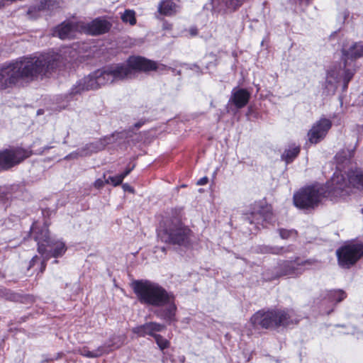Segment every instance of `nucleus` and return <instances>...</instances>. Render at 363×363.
Instances as JSON below:
<instances>
[{
	"instance_id": "42",
	"label": "nucleus",
	"mask_w": 363,
	"mask_h": 363,
	"mask_svg": "<svg viewBox=\"0 0 363 363\" xmlns=\"http://www.w3.org/2000/svg\"><path fill=\"white\" fill-rule=\"evenodd\" d=\"M84 155H86V154H83V153L80 154V156H84Z\"/></svg>"
},
{
	"instance_id": "12",
	"label": "nucleus",
	"mask_w": 363,
	"mask_h": 363,
	"mask_svg": "<svg viewBox=\"0 0 363 363\" xmlns=\"http://www.w3.org/2000/svg\"><path fill=\"white\" fill-rule=\"evenodd\" d=\"M311 262L308 260L304 262H300L299 260L296 261H283L279 264L277 269V273L274 278H277L284 275H293L301 274L302 271L299 269V267L305 264H310Z\"/></svg>"
},
{
	"instance_id": "26",
	"label": "nucleus",
	"mask_w": 363,
	"mask_h": 363,
	"mask_svg": "<svg viewBox=\"0 0 363 363\" xmlns=\"http://www.w3.org/2000/svg\"><path fill=\"white\" fill-rule=\"evenodd\" d=\"M328 298L331 302H340L345 298V294L342 290H333L327 294Z\"/></svg>"
},
{
	"instance_id": "30",
	"label": "nucleus",
	"mask_w": 363,
	"mask_h": 363,
	"mask_svg": "<svg viewBox=\"0 0 363 363\" xmlns=\"http://www.w3.org/2000/svg\"><path fill=\"white\" fill-rule=\"evenodd\" d=\"M154 338L155 340L157 345H158L161 350H163L169 347V341L163 337L162 335L156 334L154 336Z\"/></svg>"
},
{
	"instance_id": "20",
	"label": "nucleus",
	"mask_w": 363,
	"mask_h": 363,
	"mask_svg": "<svg viewBox=\"0 0 363 363\" xmlns=\"http://www.w3.org/2000/svg\"><path fill=\"white\" fill-rule=\"evenodd\" d=\"M252 216L257 220V224H259V219L265 223H270L273 219L272 208L269 206L261 207L257 213L253 212Z\"/></svg>"
},
{
	"instance_id": "10",
	"label": "nucleus",
	"mask_w": 363,
	"mask_h": 363,
	"mask_svg": "<svg viewBox=\"0 0 363 363\" xmlns=\"http://www.w3.org/2000/svg\"><path fill=\"white\" fill-rule=\"evenodd\" d=\"M332 127L331 120L325 117L315 121L308 132V141L317 144L323 140Z\"/></svg>"
},
{
	"instance_id": "3",
	"label": "nucleus",
	"mask_w": 363,
	"mask_h": 363,
	"mask_svg": "<svg viewBox=\"0 0 363 363\" xmlns=\"http://www.w3.org/2000/svg\"><path fill=\"white\" fill-rule=\"evenodd\" d=\"M134 291L140 303L160 308L155 312L157 317L169 323L176 321L177 307L172 293L150 281H135Z\"/></svg>"
},
{
	"instance_id": "5",
	"label": "nucleus",
	"mask_w": 363,
	"mask_h": 363,
	"mask_svg": "<svg viewBox=\"0 0 363 363\" xmlns=\"http://www.w3.org/2000/svg\"><path fill=\"white\" fill-rule=\"evenodd\" d=\"M158 235L166 243L186 247L191 242V231L178 218L167 219Z\"/></svg>"
},
{
	"instance_id": "9",
	"label": "nucleus",
	"mask_w": 363,
	"mask_h": 363,
	"mask_svg": "<svg viewBox=\"0 0 363 363\" xmlns=\"http://www.w3.org/2000/svg\"><path fill=\"white\" fill-rule=\"evenodd\" d=\"M336 255L341 267L350 268L363 256V245H345L337 250Z\"/></svg>"
},
{
	"instance_id": "16",
	"label": "nucleus",
	"mask_w": 363,
	"mask_h": 363,
	"mask_svg": "<svg viewBox=\"0 0 363 363\" xmlns=\"http://www.w3.org/2000/svg\"><path fill=\"white\" fill-rule=\"evenodd\" d=\"M110 24L105 20L96 19L87 25V32L92 35H99L107 32Z\"/></svg>"
},
{
	"instance_id": "1",
	"label": "nucleus",
	"mask_w": 363,
	"mask_h": 363,
	"mask_svg": "<svg viewBox=\"0 0 363 363\" xmlns=\"http://www.w3.org/2000/svg\"><path fill=\"white\" fill-rule=\"evenodd\" d=\"M167 67L143 57H130L126 65H113L98 69L79 80L70 90L71 95L81 94L84 91L96 89L108 84L132 77L135 70L148 72L163 71Z\"/></svg>"
},
{
	"instance_id": "36",
	"label": "nucleus",
	"mask_w": 363,
	"mask_h": 363,
	"mask_svg": "<svg viewBox=\"0 0 363 363\" xmlns=\"http://www.w3.org/2000/svg\"><path fill=\"white\" fill-rule=\"evenodd\" d=\"M133 169V167L130 168V169H126L124 172H123L122 174H120L121 177H122V179L123 180V179L127 176L128 175L130 172L132 171Z\"/></svg>"
},
{
	"instance_id": "34",
	"label": "nucleus",
	"mask_w": 363,
	"mask_h": 363,
	"mask_svg": "<svg viewBox=\"0 0 363 363\" xmlns=\"http://www.w3.org/2000/svg\"><path fill=\"white\" fill-rule=\"evenodd\" d=\"M284 249L283 247H269V252L273 254H281L282 253Z\"/></svg>"
},
{
	"instance_id": "6",
	"label": "nucleus",
	"mask_w": 363,
	"mask_h": 363,
	"mask_svg": "<svg viewBox=\"0 0 363 363\" xmlns=\"http://www.w3.org/2000/svg\"><path fill=\"white\" fill-rule=\"evenodd\" d=\"M350 185L359 189L363 187V170H351L347 174V180L340 172H335L331 179L329 194L342 197L350 194Z\"/></svg>"
},
{
	"instance_id": "37",
	"label": "nucleus",
	"mask_w": 363,
	"mask_h": 363,
	"mask_svg": "<svg viewBox=\"0 0 363 363\" xmlns=\"http://www.w3.org/2000/svg\"><path fill=\"white\" fill-rule=\"evenodd\" d=\"M123 189L125 191H130V192H133V188L129 184H123Z\"/></svg>"
},
{
	"instance_id": "23",
	"label": "nucleus",
	"mask_w": 363,
	"mask_h": 363,
	"mask_svg": "<svg viewBox=\"0 0 363 363\" xmlns=\"http://www.w3.org/2000/svg\"><path fill=\"white\" fill-rule=\"evenodd\" d=\"M159 11L164 16H172L177 11V6L172 0H165L161 2Z\"/></svg>"
},
{
	"instance_id": "33",
	"label": "nucleus",
	"mask_w": 363,
	"mask_h": 363,
	"mask_svg": "<svg viewBox=\"0 0 363 363\" xmlns=\"http://www.w3.org/2000/svg\"><path fill=\"white\" fill-rule=\"evenodd\" d=\"M106 175L104 174V179H98L94 182V186L97 189H100L104 186V184L106 183Z\"/></svg>"
},
{
	"instance_id": "17",
	"label": "nucleus",
	"mask_w": 363,
	"mask_h": 363,
	"mask_svg": "<svg viewBox=\"0 0 363 363\" xmlns=\"http://www.w3.org/2000/svg\"><path fill=\"white\" fill-rule=\"evenodd\" d=\"M59 4V0H39V3L37 6H33L29 8L28 13H34L37 11H51L57 8Z\"/></svg>"
},
{
	"instance_id": "32",
	"label": "nucleus",
	"mask_w": 363,
	"mask_h": 363,
	"mask_svg": "<svg viewBox=\"0 0 363 363\" xmlns=\"http://www.w3.org/2000/svg\"><path fill=\"white\" fill-rule=\"evenodd\" d=\"M122 182V177L120 174L113 177L109 176L106 179V184H111L114 186L121 184Z\"/></svg>"
},
{
	"instance_id": "24",
	"label": "nucleus",
	"mask_w": 363,
	"mask_h": 363,
	"mask_svg": "<svg viewBox=\"0 0 363 363\" xmlns=\"http://www.w3.org/2000/svg\"><path fill=\"white\" fill-rule=\"evenodd\" d=\"M299 152L300 148L298 147H290L284 151V152L282 155V158L286 161V163H289L297 157Z\"/></svg>"
},
{
	"instance_id": "11",
	"label": "nucleus",
	"mask_w": 363,
	"mask_h": 363,
	"mask_svg": "<svg viewBox=\"0 0 363 363\" xmlns=\"http://www.w3.org/2000/svg\"><path fill=\"white\" fill-rule=\"evenodd\" d=\"M28 157L21 149L6 150L0 152V169H7L23 160Z\"/></svg>"
},
{
	"instance_id": "38",
	"label": "nucleus",
	"mask_w": 363,
	"mask_h": 363,
	"mask_svg": "<svg viewBox=\"0 0 363 363\" xmlns=\"http://www.w3.org/2000/svg\"><path fill=\"white\" fill-rule=\"evenodd\" d=\"M208 182V178L203 177L198 181L197 184L199 185H204Z\"/></svg>"
},
{
	"instance_id": "43",
	"label": "nucleus",
	"mask_w": 363,
	"mask_h": 363,
	"mask_svg": "<svg viewBox=\"0 0 363 363\" xmlns=\"http://www.w3.org/2000/svg\"><path fill=\"white\" fill-rule=\"evenodd\" d=\"M362 97L363 98V93H362Z\"/></svg>"
},
{
	"instance_id": "21",
	"label": "nucleus",
	"mask_w": 363,
	"mask_h": 363,
	"mask_svg": "<svg viewBox=\"0 0 363 363\" xmlns=\"http://www.w3.org/2000/svg\"><path fill=\"white\" fill-rule=\"evenodd\" d=\"M125 340L126 336L125 335H113L103 346H106V350H108V352H110L113 350L123 346Z\"/></svg>"
},
{
	"instance_id": "14",
	"label": "nucleus",
	"mask_w": 363,
	"mask_h": 363,
	"mask_svg": "<svg viewBox=\"0 0 363 363\" xmlns=\"http://www.w3.org/2000/svg\"><path fill=\"white\" fill-rule=\"evenodd\" d=\"M164 328L165 326L162 324L156 322H149L133 328L132 331L140 337L150 335L154 337V336L156 335V333L161 332Z\"/></svg>"
},
{
	"instance_id": "28",
	"label": "nucleus",
	"mask_w": 363,
	"mask_h": 363,
	"mask_svg": "<svg viewBox=\"0 0 363 363\" xmlns=\"http://www.w3.org/2000/svg\"><path fill=\"white\" fill-rule=\"evenodd\" d=\"M337 71H338V72H340V77H342V79H343V82H344L343 89H345L347 88V84L352 78L354 72H353V71H352L350 69H339Z\"/></svg>"
},
{
	"instance_id": "25",
	"label": "nucleus",
	"mask_w": 363,
	"mask_h": 363,
	"mask_svg": "<svg viewBox=\"0 0 363 363\" xmlns=\"http://www.w3.org/2000/svg\"><path fill=\"white\" fill-rule=\"evenodd\" d=\"M353 156V151L349 150H342L335 156V160L338 164L347 163Z\"/></svg>"
},
{
	"instance_id": "8",
	"label": "nucleus",
	"mask_w": 363,
	"mask_h": 363,
	"mask_svg": "<svg viewBox=\"0 0 363 363\" xmlns=\"http://www.w3.org/2000/svg\"><path fill=\"white\" fill-rule=\"evenodd\" d=\"M324 194L325 190L322 186H308L294 195V202L300 208H314L319 204Z\"/></svg>"
},
{
	"instance_id": "13",
	"label": "nucleus",
	"mask_w": 363,
	"mask_h": 363,
	"mask_svg": "<svg viewBox=\"0 0 363 363\" xmlns=\"http://www.w3.org/2000/svg\"><path fill=\"white\" fill-rule=\"evenodd\" d=\"M82 27L72 22H63L54 30L53 35L60 39H71L75 38Z\"/></svg>"
},
{
	"instance_id": "15",
	"label": "nucleus",
	"mask_w": 363,
	"mask_h": 363,
	"mask_svg": "<svg viewBox=\"0 0 363 363\" xmlns=\"http://www.w3.org/2000/svg\"><path fill=\"white\" fill-rule=\"evenodd\" d=\"M250 93L244 89L235 88L232 91L230 101H232L238 108L244 107L248 102Z\"/></svg>"
},
{
	"instance_id": "31",
	"label": "nucleus",
	"mask_w": 363,
	"mask_h": 363,
	"mask_svg": "<svg viewBox=\"0 0 363 363\" xmlns=\"http://www.w3.org/2000/svg\"><path fill=\"white\" fill-rule=\"evenodd\" d=\"M279 233L282 239H289L296 236V231L294 230H286L281 228L279 230Z\"/></svg>"
},
{
	"instance_id": "40",
	"label": "nucleus",
	"mask_w": 363,
	"mask_h": 363,
	"mask_svg": "<svg viewBox=\"0 0 363 363\" xmlns=\"http://www.w3.org/2000/svg\"><path fill=\"white\" fill-rule=\"evenodd\" d=\"M358 131L360 133H363V125L359 126Z\"/></svg>"
},
{
	"instance_id": "39",
	"label": "nucleus",
	"mask_w": 363,
	"mask_h": 363,
	"mask_svg": "<svg viewBox=\"0 0 363 363\" xmlns=\"http://www.w3.org/2000/svg\"><path fill=\"white\" fill-rule=\"evenodd\" d=\"M79 155V153H71L70 155H67V158H76Z\"/></svg>"
},
{
	"instance_id": "22",
	"label": "nucleus",
	"mask_w": 363,
	"mask_h": 363,
	"mask_svg": "<svg viewBox=\"0 0 363 363\" xmlns=\"http://www.w3.org/2000/svg\"><path fill=\"white\" fill-rule=\"evenodd\" d=\"M78 353L88 358H96L104 354L108 353V350H106V346H99L96 350L90 351L86 347L79 348Z\"/></svg>"
},
{
	"instance_id": "2",
	"label": "nucleus",
	"mask_w": 363,
	"mask_h": 363,
	"mask_svg": "<svg viewBox=\"0 0 363 363\" xmlns=\"http://www.w3.org/2000/svg\"><path fill=\"white\" fill-rule=\"evenodd\" d=\"M59 55L24 57L0 69V90L6 89L22 80L32 81L45 75L57 66Z\"/></svg>"
},
{
	"instance_id": "27",
	"label": "nucleus",
	"mask_w": 363,
	"mask_h": 363,
	"mask_svg": "<svg viewBox=\"0 0 363 363\" xmlns=\"http://www.w3.org/2000/svg\"><path fill=\"white\" fill-rule=\"evenodd\" d=\"M123 22L133 26L136 23L135 12L133 10L127 9L121 14Z\"/></svg>"
},
{
	"instance_id": "29",
	"label": "nucleus",
	"mask_w": 363,
	"mask_h": 363,
	"mask_svg": "<svg viewBox=\"0 0 363 363\" xmlns=\"http://www.w3.org/2000/svg\"><path fill=\"white\" fill-rule=\"evenodd\" d=\"M245 0H223L226 9L229 11H234L238 7L241 6Z\"/></svg>"
},
{
	"instance_id": "19",
	"label": "nucleus",
	"mask_w": 363,
	"mask_h": 363,
	"mask_svg": "<svg viewBox=\"0 0 363 363\" xmlns=\"http://www.w3.org/2000/svg\"><path fill=\"white\" fill-rule=\"evenodd\" d=\"M340 72L337 69L330 70L326 77L325 88L329 93H334L340 82Z\"/></svg>"
},
{
	"instance_id": "18",
	"label": "nucleus",
	"mask_w": 363,
	"mask_h": 363,
	"mask_svg": "<svg viewBox=\"0 0 363 363\" xmlns=\"http://www.w3.org/2000/svg\"><path fill=\"white\" fill-rule=\"evenodd\" d=\"M342 54L347 59H356L363 57V43H354L349 48L344 47Z\"/></svg>"
},
{
	"instance_id": "41",
	"label": "nucleus",
	"mask_w": 363,
	"mask_h": 363,
	"mask_svg": "<svg viewBox=\"0 0 363 363\" xmlns=\"http://www.w3.org/2000/svg\"><path fill=\"white\" fill-rule=\"evenodd\" d=\"M35 259V257H33V259H32V260H31V262H32V263H33V262H34Z\"/></svg>"
},
{
	"instance_id": "35",
	"label": "nucleus",
	"mask_w": 363,
	"mask_h": 363,
	"mask_svg": "<svg viewBox=\"0 0 363 363\" xmlns=\"http://www.w3.org/2000/svg\"><path fill=\"white\" fill-rule=\"evenodd\" d=\"M112 139H113V137H108V138H106L103 140H101L100 142L101 146L99 147V150L104 148L107 144L110 143L111 142Z\"/></svg>"
},
{
	"instance_id": "4",
	"label": "nucleus",
	"mask_w": 363,
	"mask_h": 363,
	"mask_svg": "<svg viewBox=\"0 0 363 363\" xmlns=\"http://www.w3.org/2000/svg\"><path fill=\"white\" fill-rule=\"evenodd\" d=\"M250 321L255 327L268 329L296 324L299 318L293 310L277 309L267 312L258 311L250 318Z\"/></svg>"
},
{
	"instance_id": "7",
	"label": "nucleus",
	"mask_w": 363,
	"mask_h": 363,
	"mask_svg": "<svg viewBox=\"0 0 363 363\" xmlns=\"http://www.w3.org/2000/svg\"><path fill=\"white\" fill-rule=\"evenodd\" d=\"M38 242V250L45 259L62 256L67 248L65 244L59 240L51 239L47 227L44 226L35 236Z\"/></svg>"
}]
</instances>
